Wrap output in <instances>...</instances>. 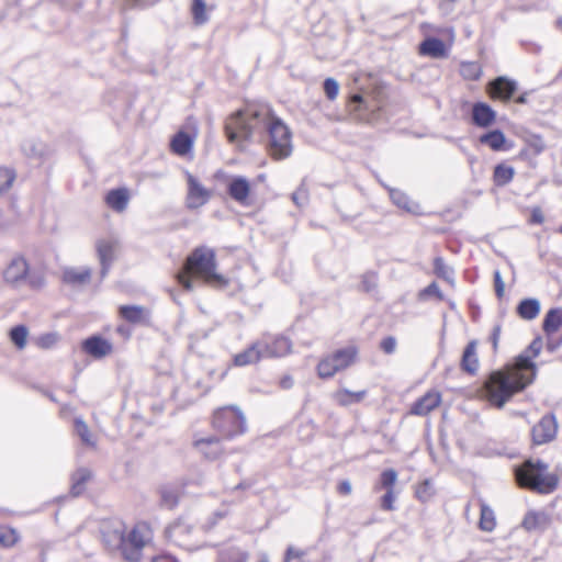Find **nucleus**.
I'll return each instance as SVG.
<instances>
[{
  "instance_id": "obj_32",
  "label": "nucleus",
  "mask_w": 562,
  "mask_h": 562,
  "mask_svg": "<svg viewBox=\"0 0 562 562\" xmlns=\"http://www.w3.org/2000/svg\"><path fill=\"white\" fill-rule=\"evenodd\" d=\"M562 325V311L559 308H551L543 319V330L547 335H551Z\"/></svg>"
},
{
  "instance_id": "obj_4",
  "label": "nucleus",
  "mask_w": 562,
  "mask_h": 562,
  "mask_svg": "<svg viewBox=\"0 0 562 562\" xmlns=\"http://www.w3.org/2000/svg\"><path fill=\"white\" fill-rule=\"evenodd\" d=\"M531 380H525L521 374H506L493 372L484 384L488 402L502 408L507 401L517 392L524 390Z\"/></svg>"
},
{
  "instance_id": "obj_9",
  "label": "nucleus",
  "mask_w": 562,
  "mask_h": 562,
  "mask_svg": "<svg viewBox=\"0 0 562 562\" xmlns=\"http://www.w3.org/2000/svg\"><path fill=\"white\" fill-rule=\"evenodd\" d=\"M167 533L171 542L187 551H194L202 547V544L194 539V528L183 520H178L172 524L168 528Z\"/></svg>"
},
{
  "instance_id": "obj_58",
  "label": "nucleus",
  "mask_w": 562,
  "mask_h": 562,
  "mask_svg": "<svg viewBox=\"0 0 562 562\" xmlns=\"http://www.w3.org/2000/svg\"><path fill=\"white\" fill-rule=\"evenodd\" d=\"M541 348H542L541 339L536 338L531 341V344L529 345L528 349L525 352L529 353L532 358H536L540 353Z\"/></svg>"
},
{
  "instance_id": "obj_62",
  "label": "nucleus",
  "mask_w": 562,
  "mask_h": 562,
  "mask_svg": "<svg viewBox=\"0 0 562 562\" xmlns=\"http://www.w3.org/2000/svg\"><path fill=\"white\" fill-rule=\"evenodd\" d=\"M23 150L29 156H40L42 155V149H37L35 144L26 143L23 145Z\"/></svg>"
},
{
  "instance_id": "obj_64",
  "label": "nucleus",
  "mask_w": 562,
  "mask_h": 562,
  "mask_svg": "<svg viewBox=\"0 0 562 562\" xmlns=\"http://www.w3.org/2000/svg\"><path fill=\"white\" fill-rule=\"evenodd\" d=\"M151 562H179V561L171 555H159V557L154 558Z\"/></svg>"
},
{
  "instance_id": "obj_27",
  "label": "nucleus",
  "mask_w": 562,
  "mask_h": 562,
  "mask_svg": "<svg viewBox=\"0 0 562 562\" xmlns=\"http://www.w3.org/2000/svg\"><path fill=\"white\" fill-rule=\"evenodd\" d=\"M367 395V391L351 392L347 389H340L333 394L334 401L340 406H349L360 403Z\"/></svg>"
},
{
  "instance_id": "obj_50",
  "label": "nucleus",
  "mask_w": 562,
  "mask_h": 562,
  "mask_svg": "<svg viewBox=\"0 0 562 562\" xmlns=\"http://www.w3.org/2000/svg\"><path fill=\"white\" fill-rule=\"evenodd\" d=\"M432 495V486L430 481H424L416 490V497L422 502H427Z\"/></svg>"
},
{
  "instance_id": "obj_25",
  "label": "nucleus",
  "mask_w": 562,
  "mask_h": 562,
  "mask_svg": "<svg viewBox=\"0 0 562 562\" xmlns=\"http://www.w3.org/2000/svg\"><path fill=\"white\" fill-rule=\"evenodd\" d=\"M91 278V269L82 268H68L64 271L63 280L72 285H81L89 282Z\"/></svg>"
},
{
  "instance_id": "obj_38",
  "label": "nucleus",
  "mask_w": 562,
  "mask_h": 562,
  "mask_svg": "<svg viewBox=\"0 0 562 562\" xmlns=\"http://www.w3.org/2000/svg\"><path fill=\"white\" fill-rule=\"evenodd\" d=\"M29 329L24 325L14 326L10 330V339L18 349H23L26 346Z\"/></svg>"
},
{
  "instance_id": "obj_16",
  "label": "nucleus",
  "mask_w": 562,
  "mask_h": 562,
  "mask_svg": "<svg viewBox=\"0 0 562 562\" xmlns=\"http://www.w3.org/2000/svg\"><path fill=\"white\" fill-rule=\"evenodd\" d=\"M119 314L134 325H148L150 322V311L142 305H121Z\"/></svg>"
},
{
  "instance_id": "obj_18",
  "label": "nucleus",
  "mask_w": 562,
  "mask_h": 562,
  "mask_svg": "<svg viewBox=\"0 0 562 562\" xmlns=\"http://www.w3.org/2000/svg\"><path fill=\"white\" fill-rule=\"evenodd\" d=\"M441 403V394L437 391H429L418 398L411 408V414L426 416Z\"/></svg>"
},
{
  "instance_id": "obj_52",
  "label": "nucleus",
  "mask_w": 562,
  "mask_h": 562,
  "mask_svg": "<svg viewBox=\"0 0 562 562\" xmlns=\"http://www.w3.org/2000/svg\"><path fill=\"white\" fill-rule=\"evenodd\" d=\"M305 551L295 549L294 547L290 546L286 549L285 555H284V562H292L293 560L302 561L305 560Z\"/></svg>"
},
{
  "instance_id": "obj_23",
  "label": "nucleus",
  "mask_w": 562,
  "mask_h": 562,
  "mask_svg": "<svg viewBox=\"0 0 562 562\" xmlns=\"http://www.w3.org/2000/svg\"><path fill=\"white\" fill-rule=\"evenodd\" d=\"M194 446L209 460H215L222 453L220 440L215 437L199 439Z\"/></svg>"
},
{
  "instance_id": "obj_51",
  "label": "nucleus",
  "mask_w": 562,
  "mask_h": 562,
  "mask_svg": "<svg viewBox=\"0 0 562 562\" xmlns=\"http://www.w3.org/2000/svg\"><path fill=\"white\" fill-rule=\"evenodd\" d=\"M435 295L438 300H443V295L436 282H431L428 286H426L424 290L420 291L419 297L422 300Z\"/></svg>"
},
{
  "instance_id": "obj_56",
  "label": "nucleus",
  "mask_w": 562,
  "mask_h": 562,
  "mask_svg": "<svg viewBox=\"0 0 562 562\" xmlns=\"http://www.w3.org/2000/svg\"><path fill=\"white\" fill-rule=\"evenodd\" d=\"M57 341V336L55 334H46L41 336L37 339V345L41 348L48 349L52 348Z\"/></svg>"
},
{
  "instance_id": "obj_14",
  "label": "nucleus",
  "mask_w": 562,
  "mask_h": 562,
  "mask_svg": "<svg viewBox=\"0 0 562 562\" xmlns=\"http://www.w3.org/2000/svg\"><path fill=\"white\" fill-rule=\"evenodd\" d=\"M119 243L114 238H102L95 244L98 258L101 265V278H104L114 261Z\"/></svg>"
},
{
  "instance_id": "obj_61",
  "label": "nucleus",
  "mask_w": 562,
  "mask_h": 562,
  "mask_svg": "<svg viewBox=\"0 0 562 562\" xmlns=\"http://www.w3.org/2000/svg\"><path fill=\"white\" fill-rule=\"evenodd\" d=\"M337 491L339 494H342V495H350L351 492H352V486H351V483L349 480H342L338 486H337Z\"/></svg>"
},
{
  "instance_id": "obj_45",
  "label": "nucleus",
  "mask_w": 562,
  "mask_h": 562,
  "mask_svg": "<svg viewBox=\"0 0 562 562\" xmlns=\"http://www.w3.org/2000/svg\"><path fill=\"white\" fill-rule=\"evenodd\" d=\"M396 480H397V473L393 469L384 470L380 476L381 486L383 488H385L386 491L393 490V486L396 483Z\"/></svg>"
},
{
  "instance_id": "obj_33",
  "label": "nucleus",
  "mask_w": 562,
  "mask_h": 562,
  "mask_svg": "<svg viewBox=\"0 0 562 562\" xmlns=\"http://www.w3.org/2000/svg\"><path fill=\"white\" fill-rule=\"evenodd\" d=\"M515 175L513 167L505 164H499L494 168L493 181L497 187H504L508 184Z\"/></svg>"
},
{
  "instance_id": "obj_31",
  "label": "nucleus",
  "mask_w": 562,
  "mask_h": 562,
  "mask_svg": "<svg viewBox=\"0 0 562 562\" xmlns=\"http://www.w3.org/2000/svg\"><path fill=\"white\" fill-rule=\"evenodd\" d=\"M91 472L86 468L78 469L71 476V493L75 496L80 495L85 488L86 483L90 480Z\"/></svg>"
},
{
  "instance_id": "obj_26",
  "label": "nucleus",
  "mask_w": 562,
  "mask_h": 562,
  "mask_svg": "<svg viewBox=\"0 0 562 562\" xmlns=\"http://www.w3.org/2000/svg\"><path fill=\"white\" fill-rule=\"evenodd\" d=\"M419 52L422 55L440 58L446 55V47L441 40L437 37H428L422 42Z\"/></svg>"
},
{
  "instance_id": "obj_8",
  "label": "nucleus",
  "mask_w": 562,
  "mask_h": 562,
  "mask_svg": "<svg viewBox=\"0 0 562 562\" xmlns=\"http://www.w3.org/2000/svg\"><path fill=\"white\" fill-rule=\"evenodd\" d=\"M356 353L357 351L353 347H348L323 359L317 366L318 375L321 378H330L336 372L346 369L353 362Z\"/></svg>"
},
{
  "instance_id": "obj_60",
  "label": "nucleus",
  "mask_w": 562,
  "mask_h": 562,
  "mask_svg": "<svg viewBox=\"0 0 562 562\" xmlns=\"http://www.w3.org/2000/svg\"><path fill=\"white\" fill-rule=\"evenodd\" d=\"M530 222L532 224H542L544 222V216L540 207L536 206L532 209Z\"/></svg>"
},
{
  "instance_id": "obj_3",
  "label": "nucleus",
  "mask_w": 562,
  "mask_h": 562,
  "mask_svg": "<svg viewBox=\"0 0 562 562\" xmlns=\"http://www.w3.org/2000/svg\"><path fill=\"white\" fill-rule=\"evenodd\" d=\"M548 468V464L541 460L525 461L515 472L519 486L539 494L552 493L558 486V476L549 473Z\"/></svg>"
},
{
  "instance_id": "obj_37",
  "label": "nucleus",
  "mask_w": 562,
  "mask_h": 562,
  "mask_svg": "<svg viewBox=\"0 0 562 562\" xmlns=\"http://www.w3.org/2000/svg\"><path fill=\"white\" fill-rule=\"evenodd\" d=\"M434 271L437 277L443 279L450 284H453V270L452 268L446 265L445 260L441 257H436L434 259Z\"/></svg>"
},
{
  "instance_id": "obj_21",
  "label": "nucleus",
  "mask_w": 562,
  "mask_h": 562,
  "mask_svg": "<svg viewBox=\"0 0 562 562\" xmlns=\"http://www.w3.org/2000/svg\"><path fill=\"white\" fill-rule=\"evenodd\" d=\"M495 111L486 103L477 102L472 109L473 123L480 127H487L495 121Z\"/></svg>"
},
{
  "instance_id": "obj_1",
  "label": "nucleus",
  "mask_w": 562,
  "mask_h": 562,
  "mask_svg": "<svg viewBox=\"0 0 562 562\" xmlns=\"http://www.w3.org/2000/svg\"><path fill=\"white\" fill-rule=\"evenodd\" d=\"M257 131L268 133V151L273 159L282 160L292 154L290 128L266 105L238 110L225 123V134L229 143L248 140Z\"/></svg>"
},
{
  "instance_id": "obj_20",
  "label": "nucleus",
  "mask_w": 562,
  "mask_h": 562,
  "mask_svg": "<svg viewBox=\"0 0 562 562\" xmlns=\"http://www.w3.org/2000/svg\"><path fill=\"white\" fill-rule=\"evenodd\" d=\"M461 369L471 374H476L480 366L477 357V340H471L464 348L461 358Z\"/></svg>"
},
{
  "instance_id": "obj_29",
  "label": "nucleus",
  "mask_w": 562,
  "mask_h": 562,
  "mask_svg": "<svg viewBox=\"0 0 562 562\" xmlns=\"http://www.w3.org/2000/svg\"><path fill=\"white\" fill-rule=\"evenodd\" d=\"M517 313L522 319H535L540 313V302L537 299H525L518 304Z\"/></svg>"
},
{
  "instance_id": "obj_2",
  "label": "nucleus",
  "mask_w": 562,
  "mask_h": 562,
  "mask_svg": "<svg viewBox=\"0 0 562 562\" xmlns=\"http://www.w3.org/2000/svg\"><path fill=\"white\" fill-rule=\"evenodd\" d=\"M195 276L206 283L226 284L223 276L216 272V261L214 250L206 247H198L187 258L183 271L178 274L179 283L188 291L193 289V282L189 276Z\"/></svg>"
},
{
  "instance_id": "obj_30",
  "label": "nucleus",
  "mask_w": 562,
  "mask_h": 562,
  "mask_svg": "<svg viewBox=\"0 0 562 562\" xmlns=\"http://www.w3.org/2000/svg\"><path fill=\"white\" fill-rule=\"evenodd\" d=\"M192 145L191 136L184 132H178L170 143L172 151L180 156L187 155L191 150Z\"/></svg>"
},
{
  "instance_id": "obj_46",
  "label": "nucleus",
  "mask_w": 562,
  "mask_h": 562,
  "mask_svg": "<svg viewBox=\"0 0 562 562\" xmlns=\"http://www.w3.org/2000/svg\"><path fill=\"white\" fill-rule=\"evenodd\" d=\"M292 201L300 207L307 203L308 190L305 186V181H302L300 187L292 193Z\"/></svg>"
},
{
  "instance_id": "obj_42",
  "label": "nucleus",
  "mask_w": 562,
  "mask_h": 562,
  "mask_svg": "<svg viewBox=\"0 0 562 562\" xmlns=\"http://www.w3.org/2000/svg\"><path fill=\"white\" fill-rule=\"evenodd\" d=\"M19 540L18 532L9 527H0V547L10 548Z\"/></svg>"
},
{
  "instance_id": "obj_36",
  "label": "nucleus",
  "mask_w": 562,
  "mask_h": 562,
  "mask_svg": "<svg viewBox=\"0 0 562 562\" xmlns=\"http://www.w3.org/2000/svg\"><path fill=\"white\" fill-rule=\"evenodd\" d=\"M460 75L465 80H479L482 76V67L475 61H463L460 65Z\"/></svg>"
},
{
  "instance_id": "obj_11",
  "label": "nucleus",
  "mask_w": 562,
  "mask_h": 562,
  "mask_svg": "<svg viewBox=\"0 0 562 562\" xmlns=\"http://www.w3.org/2000/svg\"><path fill=\"white\" fill-rule=\"evenodd\" d=\"M186 179L188 184L186 195V206L189 210H196L203 206L211 199V191L206 189L200 180L189 171H186Z\"/></svg>"
},
{
  "instance_id": "obj_54",
  "label": "nucleus",
  "mask_w": 562,
  "mask_h": 562,
  "mask_svg": "<svg viewBox=\"0 0 562 562\" xmlns=\"http://www.w3.org/2000/svg\"><path fill=\"white\" fill-rule=\"evenodd\" d=\"M395 494L394 491H386L381 498V508L384 510H394Z\"/></svg>"
},
{
  "instance_id": "obj_35",
  "label": "nucleus",
  "mask_w": 562,
  "mask_h": 562,
  "mask_svg": "<svg viewBox=\"0 0 562 562\" xmlns=\"http://www.w3.org/2000/svg\"><path fill=\"white\" fill-rule=\"evenodd\" d=\"M505 140H506L505 135L499 130L491 131L486 134H483L480 137V142L482 144L487 145L493 150H501L505 144Z\"/></svg>"
},
{
  "instance_id": "obj_57",
  "label": "nucleus",
  "mask_w": 562,
  "mask_h": 562,
  "mask_svg": "<svg viewBox=\"0 0 562 562\" xmlns=\"http://www.w3.org/2000/svg\"><path fill=\"white\" fill-rule=\"evenodd\" d=\"M494 286L497 297L502 299L505 292V283L498 270L494 271Z\"/></svg>"
},
{
  "instance_id": "obj_24",
  "label": "nucleus",
  "mask_w": 562,
  "mask_h": 562,
  "mask_svg": "<svg viewBox=\"0 0 562 562\" xmlns=\"http://www.w3.org/2000/svg\"><path fill=\"white\" fill-rule=\"evenodd\" d=\"M550 524V517L543 512H529L522 520V527L528 531L544 530Z\"/></svg>"
},
{
  "instance_id": "obj_48",
  "label": "nucleus",
  "mask_w": 562,
  "mask_h": 562,
  "mask_svg": "<svg viewBox=\"0 0 562 562\" xmlns=\"http://www.w3.org/2000/svg\"><path fill=\"white\" fill-rule=\"evenodd\" d=\"M516 366L518 370H531L532 372L536 370L532 357L527 352H524L516 358ZM532 375H535V373H532Z\"/></svg>"
},
{
  "instance_id": "obj_28",
  "label": "nucleus",
  "mask_w": 562,
  "mask_h": 562,
  "mask_svg": "<svg viewBox=\"0 0 562 562\" xmlns=\"http://www.w3.org/2000/svg\"><path fill=\"white\" fill-rule=\"evenodd\" d=\"M108 205L116 211L122 212L126 209L128 203V194L125 189L111 190L105 198Z\"/></svg>"
},
{
  "instance_id": "obj_6",
  "label": "nucleus",
  "mask_w": 562,
  "mask_h": 562,
  "mask_svg": "<svg viewBox=\"0 0 562 562\" xmlns=\"http://www.w3.org/2000/svg\"><path fill=\"white\" fill-rule=\"evenodd\" d=\"M151 530L145 522L134 526L126 537L120 536V547L125 560L137 562L142 557L143 548L151 540Z\"/></svg>"
},
{
  "instance_id": "obj_19",
  "label": "nucleus",
  "mask_w": 562,
  "mask_h": 562,
  "mask_svg": "<svg viewBox=\"0 0 562 562\" xmlns=\"http://www.w3.org/2000/svg\"><path fill=\"white\" fill-rule=\"evenodd\" d=\"M261 340L251 344L246 350L237 353L234 357V363L238 367H244L258 362L265 358Z\"/></svg>"
},
{
  "instance_id": "obj_43",
  "label": "nucleus",
  "mask_w": 562,
  "mask_h": 562,
  "mask_svg": "<svg viewBox=\"0 0 562 562\" xmlns=\"http://www.w3.org/2000/svg\"><path fill=\"white\" fill-rule=\"evenodd\" d=\"M160 498L161 504L169 509L173 508L179 501L177 491L169 487H164L160 490Z\"/></svg>"
},
{
  "instance_id": "obj_47",
  "label": "nucleus",
  "mask_w": 562,
  "mask_h": 562,
  "mask_svg": "<svg viewBox=\"0 0 562 562\" xmlns=\"http://www.w3.org/2000/svg\"><path fill=\"white\" fill-rule=\"evenodd\" d=\"M15 175L11 169L0 167V193L11 188Z\"/></svg>"
},
{
  "instance_id": "obj_63",
  "label": "nucleus",
  "mask_w": 562,
  "mask_h": 562,
  "mask_svg": "<svg viewBox=\"0 0 562 562\" xmlns=\"http://www.w3.org/2000/svg\"><path fill=\"white\" fill-rule=\"evenodd\" d=\"M280 386L283 389V390H289L293 386L294 384V381H293V378L289 374H285L283 375L281 379H280V382H279Z\"/></svg>"
},
{
  "instance_id": "obj_17",
  "label": "nucleus",
  "mask_w": 562,
  "mask_h": 562,
  "mask_svg": "<svg viewBox=\"0 0 562 562\" xmlns=\"http://www.w3.org/2000/svg\"><path fill=\"white\" fill-rule=\"evenodd\" d=\"M82 349L89 356L101 359L113 351V346L109 340L94 335L83 340Z\"/></svg>"
},
{
  "instance_id": "obj_15",
  "label": "nucleus",
  "mask_w": 562,
  "mask_h": 562,
  "mask_svg": "<svg viewBox=\"0 0 562 562\" xmlns=\"http://www.w3.org/2000/svg\"><path fill=\"white\" fill-rule=\"evenodd\" d=\"M260 340L263 345L265 358L283 357L291 351L292 344L286 337L265 336Z\"/></svg>"
},
{
  "instance_id": "obj_12",
  "label": "nucleus",
  "mask_w": 562,
  "mask_h": 562,
  "mask_svg": "<svg viewBox=\"0 0 562 562\" xmlns=\"http://www.w3.org/2000/svg\"><path fill=\"white\" fill-rule=\"evenodd\" d=\"M558 431V423L553 414H547L532 427L531 437L535 445L552 441Z\"/></svg>"
},
{
  "instance_id": "obj_40",
  "label": "nucleus",
  "mask_w": 562,
  "mask_h": 562,
  "mask_svg": "<svg viewBox=\"0 0 562 562\" xmlns=\"http://www.w3.org/2000/svg\"><path fill=\"white\" fill-rule=\"evenodd\" d=\"M75 429L77 435L80 437L81 441L87 445L94 447L95 442L92 438V435L89 430L88 425L80 418L75 419Z\"/></svg>"
},
{
  "instance_id": "obj_55",
  "label": "nucleus",
  "mask_w": 562,
  "mask_h": 562,
  "mask_svg": "<svg viewBox=\"0 0 562 562\" xmlns=\"http://www.w3.org/2000/svg\"><path fill=\"white\" fill-rule=\"evenodd\" d=\"M376 274L373 272H368L362 277V288L364 291L370 292L376 286Z\"/></svg>"
},
{
  "instance_id": "obj_41",
  "label": "nucleus",
  "mask_w": 562,
  "mask_h": 562,
  "mask_svg": "<svg viewBox=\"0 0 562 562\" xmlns=\"http://www.w3.org/2000/svg\"><path fill=\"white\" fill-rule=\"evenodd\" d=\"M390 196L394 204H396L398 207L406 210L408 212L414 211V202L411 201V199L402 191L400 190H391Z\"/></svg>"
},
{
  "instance_id": "obj_5",
  "label": "nucleus",
  "mask_w": 562,
  "mask_h": 562,
  "mask_svg": "<svg viewBox=\"0 0 562 562\" xmlns=\"http://www.w3.org/2000/svg\"><path fill=\"white\" fill-rule=\"evenodd\" d=\"M1 276L3 282L13 289L27 285L31 289L38 290L45 284L44 276L41 272L31 270L29 261L20 254L14 255L7 262Z\"/></svg>"
},
{
  "instance_id": "obj_53",
  "label": "nucleus",
  "mask_w": 562,
  "mask_h": 562,
  "mask_svg": "<svg viewBox=\"0 0 562 562\" xmlns=\"http://www.w3.org/2000/svg\"><path fill=\"white\" fill-rule=\"evenodd\" d=\"M397 346L396 338L393 336H387L382 339L380 344L381 350L386 355H392L395 352Z\"/></svg>"
},
{
  "instance_id": "obj_44",
  "label": "nucleus",
  "mask_w": 562,
  "mask_h": 562,
  "mask_svg": "<svg viewBox=\"0 0 562 562\" xmlns=\"http://www.w3.org/2000/svg\"><path fill=\"white\" fill-rule=\"evenodd\" d=\"M247 555L238 550L231 549L224 552H221L217 562H246Z\"/></svg>"
},
{
  "instance_id": "obj_13",
  "label": "nucleus",
  "mask_w": 562,
  "mask_h": 562,
  "mask_svg": "<svg viewBox=\"0 0 562 562\" xmlns=\"http://www.w3.org/2000/svg\"><path fill=\"white\" fill-rule=\"evenodd\" d=\"M517 91V81L505 76H499L492 80L487 86V92L492 99H498L507 102Z\"/></svg>"
},
{
  "instance_id": "obj_7",
  "label": "nucleus",
  "mask_w": 562,
  "mask_h": 562,
  "mask_svg": "<svg viewBox=\"0 0 562 562\" xmlns=\"http://www.w3.org/2000/svg\"><path fill=\"white\" fill-rule=\"evenodd\" d=\"M213 426L225 438L231 439L246 430V419L243 413L235 406L223 407L215 412Z\"/></svg>"
},
{
  "instance_id": "obj_34",
  "label": "nucleus",
  "mask_w": 562,
  "mask_h": 562,
  "mask_svg": "<svg viewBox=\"0 0 562 562\" xmlns=\"http://www.w3.org/2000/svg\"><path fill=\"white\" fill-rule=\"evenodd\" d=\"M481 508V515H480V521L479 527L483 531H493L496 526V519L494 510L486 505L484 502L480 505Z\"/></svg>"
},
{
  "instance_id": "obj_49",
  "label": "nucleus",
  "mask_w": 562,
  "mask_h": 562,
  "mask_svg": "<svg viewBox=\"0 0 562 562\" xmlns=\"http://www.w3.org/2000/svg\"><path fill=\"white\" fill-rule=\"evenodd\" d=\"M324 92L329 100H335L339 92V83L334 78H327L324 81Z\"/></svg>"
},
{
  "instance_id": "obj_59",
  "label": "nucleus",
  "mask_w": 562,
  "mask_h": 562,
  "mask_svg": "<svg viewBox=\"0 0 562 562\" xmlns=\"http://www.w3.org/2000/svg\"><path fill=\"white\" fill-rule=\"evenodd\" d=\"M501 333L502 326L499 324L494 325L491 334V342L493 345L494 351L497 350Z\"/></svg>"
},
{
  "instance_id": "obj_39",
  "label": "nucleus",
  "mask_w": 562,
  "mask_h": 562,
  "mask_svg": "<svg viewBox=\"0 0 562 562\" xmlns=\"http://www.w3.org/2000/svg\"><path fill=\"white\" fill-rule=\"evenodd\" d=\"M191 12L193 21L196 25H203L209 21V16L206 14V4L204 0H193Z\"/></svg>"
},
{
  "instance_id": "obj_22",
  "label": "nucleus",
  "mask_w": 562,
  "mask_h": 562,
  "mask_svg": "<svg viewBox=\"0 0 562 562\" xmlns=\"http://www.w3.org/2000/svg\"><path fill=\"white\" fill-rule=\"evenodd\" d=\"M250 192V184L244 177L234 178L228 184V194L233 200L245 204Z\"/></svg>"
},
{
  "instance_id": "obj_10",
  "label": "nucleus",
  "mask_w": 562,
  "mask_h": 562,
  "mask_svg": "<svg viewBox=\"0 0 562 562\" xmlns=\"http://www.w3.org/2000/svg\"><path fill=\"white\" fill-rule=\"evenodd\" d=\"M350 114L360 122L373 123L379 117L380 105L373 100L356 93L350 98Z\"/></svg>"
}]
</instances>
